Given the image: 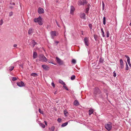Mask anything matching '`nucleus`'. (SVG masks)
I'll use <instances>...</instances> for the list:
<instances>
[{"instance_id": "obj_9", "label": "nucleus", "mask_w": 131, "mask_h": 131, "mask_svg": "<svg viewBox=\"0 0 131 131\" xmlns=\"http://www.w3.org/2000/svg\"><path fill=\"white\" fill-rule=\"evenodd\" d=\"M85 14L84 13H81L80 14V17L83 19H85L86 18L85 17Z\"/></svg>"}, {"instance_id": "obj_23", "label": "nucleus", "mask_w": 131, "mask_h": 131, "mask_svg": "<svg viewBox=\"0 0 131 131\" xmlns=\"http://www.w3.org/2000/svg\"><path fill=\"white\" fill-rule=\"evenodd\" d=\"M106 24V18L104 17L103 18V24L104 25H105Z\"/></svg>"}, {"instance_id": "obj_35", "label": "nucleus", "mask_w": 131, "mask_h": 131, "mask_svg": "<svg viewBox=\"0 0 131 131\" xmlns=\"http://www.w3.org/2000/svg\"><path fill=\"white\" fill-rule=\"evenodd\" d=\"M125 69L126 70H128L129 69V68L128 67V65L127 63H126V67Z\"/></svg>"}, {"instance_id": "obj_18", "label": "nucleus", "mask_w": 131, "mask_h": 131, "mask_svg": "<svg viewBox=\"0 0 131 131\" xmlns=\"http://www.w3.org/2000/svg\"><path fill=\"white\" fill-rule=\"evenodd\" d=\"M90 4H89L88 5L86 9V10H85V13H87L88 12V11L89 10V6H90Z\"/></svg>"}, {"instance_id": "obj_37", "label": "nucleus", "mask_w": 131, "mask_h": 131, "mask_svg": "<svg viewBox=\"0 0 131 131\" xmlns=\"http://www.w3.org/2000/svg\"><path fill=\"white\" fill-rule=\"evenodd\" d=\"M127 62H128V63L129 66L130 67H131V64H130V60H128H128H127Z\"/></svg>"}, {"instance_id": "obj_45", "label": "nucleus", "mask_w": 131, "mask_h": 131, "mask_svg": "<svg viewBox=\"0 0 131 131\" xmlns=\"http://www.w3.org/2000/svg\"><path fill=\"white\" fill-rule=\"evenodd\" d=\"M94 37L95 40H96V39L97 38V36L94 35Z\"/></svg>"}, {"instance_id": "obj_27", "label": "nucleus", "mask_w": 131, "mask_h": 131, "mask_svg": "<svg viewBox=\"0 0 131 131\" xmlns=\"http://www.w3.org/2000/svg\"><path fill=\"white\" fill-rule=\"evenodd\" d=\"M66 84L65 83L63 84V87L65 88V89H66V90L68 91V89L67 88L66 86Z\"/></svg>"}, {"instance_id": "obj_22", "label": "nucleus", "mask_w": 131, "mask_h": 131, "mask_svg": "<svg viewBox=\"0 0 131 131\" xmlns=\"http://www.w3.org/2000/svg\"><path fill=\"white\" fill-rule=\"evenodd\" d=\"M68 124V122H67L65 123H63L61 125L62 127H64L66 126Z\"/></svg>"}, {"instance_id": "obj_21", "label": "nucleus", "mask_w": 131, "mask_h": 131, "mask_svg": "<svg viewBox=\"0 0 131 131\" xmlns=\"http://www.w3.org/2000/svg\"><path fill=\"white\" fill-rule=\"evenodd\" d=\"M93 110H92L90 109L89 110V115H91V114L93 113Z\"/></svg>"}, {"instance_id": "obj_48", "label": "nucleus", "mask_w": 131, "mask_h": 131, "mask_svg": "<svg viewBox=\"0 0 131 131\" xmlns=\"http://www.w3.org/2000/svg\"><path fill=\"white\" fill-rule=\"evenodd\" d=\"M10 4H12L13 5H15V3L14 2H12H12H10Z\"/></svg>"}, {"instance_id": "obj_59", "label": "nucleus", "mask_w": 131, "mask_h": 131, "mask_svg": "<svg viewBox=\"0 0 131 131\" xmlns=\"http://www.w3.org/2000/svg\"><path fill=\"white\" fill-rule=\"evenodd\" d=\"M64 28H65V26H64Z\"/></svg>"}, {"instance_id": "obj_36", "label": "nucleus", "mask_w": 131, "mask_h": 131, "mask_svg": "<svg viewBox=\"0 0 131 131\" xmlns=\"http://www.w3.org/2000/svg\"><path fill=\"white\" fill-rule=\"evenodd\" d=\"M54 126H52L50 130V131H54Z\"/></svg>"}, {"instance_id": "obj_24", "label": "nucleus", "mask_w": 131, "mask_h": 131, "mask_svg": "<svg viewBox=\"0 0 131 131\" xmlns=\"http://www.w3.org/2000/svg\"><path fill=\"white\" fill-rule=\"evenodd\" d=\"M75 75H72L71 77V79L72 80H73L75 79Z\"/></svg>"}, {"instance_id": "obj_54", "label": "nucleus", "mask_w": 131, "mask_h": 131, "mask_svg": "<svg viewBox=\"0 0 131 131\" xmlns=\"http://www.w3.org/2000/svg\"><path fill=\"white\" fill-rule=\"evenodd\" d=\"M58 0H57L56 1V3H58Z\"/></svg>"}, {"instance_id": "obj_49", "label": "nucleus", "mask_w": 131, "mask_h": 131, "mask_svg": "<svg viewBox=\"0 0 131 131\" xmlns=\"http://www.w3.org/2000/svg\"><path fill=\"white\" fill-rule=\"evenodd\" d=\"M17 45L16 44H14V47H17Z\"/></svg>"}, {"instance_id": "obj_50", "label": "nucleus", "mask_w": 131, "mask_h": 131, "mask_svg": "<svg viewBox=\"0 0 131 131\" xmlns=\"http://www.w3.org/2000/svg\"><path fill=\"white\" fill-rule=\"evenodd\" d=\"M59 42V41H55V43H57V45Z\"/></svg>"}, {"instance_id": "obj_55", "label": "nucleus", "mask_w": 131, "mask_h": 131, "mask_svg": "<svg viewBox=\"0 0 131 131\" xmlns=\"http://www.w3.org/2000/svg\"><path fill=\"white\" fill-rule=\"evenodd\" d=\"M57 94V93H56V92H55V93H54V94Z\"/></svg>"}, {"instance_id": "obj_29", "label": "nucleus", "mask_w": 131, "mask_h": 131, "mask_svg": "<svg viewBox=\"0 0 131 131\" xmlns=\"http://www.w3.org/2000/svg\"><path fill=\"white\" fill-rule=\"evenodd\" d=\"M104 59L101 58L99 60V62L101 63H103V62Z\"/></svg>"}, {"instance_id": "obj_6", "label": "nucleus", "mask_w": 131, "mask_h": 131, "mask_svg": "<svg viewBox=\"0 0 131 131\" xmlns=\"http://www.w3.org/2000/svg\"><path fill=\"white\" fill-rule=\"evenodd\" d=\"M80 5H84L87 3L86 0H80L79 2Z\"/></svg>"}, {"instance_id": "obj_8", "label": "nucleus", "mask_w": 131, "mask_h": 131, "mask_svg": "<svg viewBox=\"0 0 131 131\" xmlns=\"http://www.w3.org/2000/svg\"><path fill=\"white\" fill-rule=\"evenodd\" d=\"M84 41L85 45L87 46L89 45V42L88 38L87 37H85L84 38Z\"/></svg>"}, {"instance_id": "obj_46", "label": "nucleus", "mask_w": 131, "mask_h": 131, "mask_svg": "<svg viewBox=\"0 0 131 131\" xmlns=\"http://www.w3.org/2000/svg\"><path fill=\"white\" fill-rule=\"evenodd\" d=\"M52 85L53 86V87L54 88L55 87V84L53 82H52L51 83Z\"/></svg>"}, {"instance_id": "obj_33", "label": "nucleus", "mask_w": 131, "mask_h": 131, "mask_svg": "<svg viewBox=\"0 0 131 131\" xmlns=\"http://www.w3.org/2000/svg\"><path fill=\"white\" fill-rule=\"evenodd\" d=\"M14 68V67L11 66L9 68V70L11 71H12L13 70Z\"/></svg>"}, {"instance_id": "obj_47", "label": "nucleus", "mask_w": 131, "mask_h": 131, "mask_svg": "<svg viewBox=\"0 0 131 131\" xmlns=\"http://www.w3.org/2000/svg\"><path fill=\"white\" fill-rule=\"evenodd\" d=\"M56 23H57V25H58V26L59 27H60V25L58 24V22H57V21L56 20Z\"/></svg>"}, {"instance_id": "obj_7", "label": "nucleus", "mask_w": 131, "mask_h": 131, "mask_svg": "<svg viewBox=\"0 0 131 131\" xmlns=\"http://www.w3.org/2000/svg\"><path fill=\"white\" fill-rule=\"evenodd\" d=\"M17 85L20 87H22L25 86L24 83L22 81H21L20 82H19L17 83Z\"/></svg>"}, {"instance_id": "obj_56", "label": "nucleus", "mask_w": 131, "mask_h": 131, "mask_svg": "<svg viewBox=\"0 0 131 131\" xmlns=\"http://www.w3.org/2000/svg\"><path fill=\"white\" fill-rule=\"evenodd\" d=\"M13 7H12V6H11V7H10V8H11V9H12V8H13Z\"/></svg>"}, {"instance_id": "obj_12", "label": "nucleus", "mask_w": 131, "mask_h": 131, "mask_svg": "<svg viewBox=\"0 0 131 131\" xmlns=\"http://www.w3.org/2000/svg\"><path fill=\"white\" fill-rule=\"evenodd\" d=\"M75 10V8L73 6H71L70 13L71 14H72L73 13Z\"/></svg>"}, {"instance_id": "obj_39", "label": "nucleus", "mask_w": 131, "mask_h": 131, "mask_svg": "<svg viewBox=\"0 0 131 131\" xmlns=\"http://www.w3.org/2000/svg\"><path fill=\"white\" fill-rule=\"evenodd\" d=\"M113 76L114 77H115L116 76V74L115 72V71H114V72H113Z\"/></svg>"}, {"instance_id": "obj_4", "label": "nucleus", "mask_w": 131, "mask_h": 131, "mask_svg": "<svg viewBox=\"0 0 131 131\" xmlns=\"http://www.w3.org/2000/svg\"><path fill=\"white\" fill-rule=\"evenodd\" d=\"M56 59L57 60V62L58 63L59 65H61L63 64V62L58 57L56 58Z\"/></svg>"}, {"instance_id": "obj_3", "label": "nucleus", "mask_w": 131, "mask_h": 131, "mask_svg": "<svg viewBox=\"0 0 131 131\" xmlns=\"http://www.w3.org/2000/svg\"><path fill=\"white\" fill-rule=\"evenodd\" d=\"M112 124L110 122H109L105 126V128L108 130H109L112 128Z\"/></svg>"}, {"instance_id": "obj_57", "label": "nucleus", "mask_w": 131, "mask_h": 131, "mask_svg": "<svg viewBox=\"0 0 131 131\" xmlns=\"http://www.w3.org/2000/svg\"><path fill=\"white\" fill-rule=\"evenodd\" d=\"M129 25L130 26H131V22L130 23V24H129Z\"/></svg>"}, {"instance_id": "obj_19", "label": "nucleus", "mask_w": 131, "mask_h": 131, "mask_svg": "<svg viewBox=\"0 0 131 131\" xmlns=\"http://www.w3.org/2000/svg\"><path fill=\"white\" fill-rule=\"evenodd\" d=\"M39 124L43 128H45V125L42 123H40Z\"/></svg>"}, {"instance_id": "obj_32", "label": "nucleus", "mask_w": 131, "mask_h": 131, "mask_svg": "<svg viewBox=\"0 0 131 131\" xmlns=\"http://www.w3.org/2000/svg\"><path fill=\"white\" fill-rule=\"evenodd\" d=\"M17 80V78L15 77H13L12 78V80L13 81H15Z\"/></svg>"}, {"instance_id": "obj_25", "label": "nucleus", "mask_w": 131, "mask_h": 131, "mask_svg": "<svg viewBox=\"0 0 131 131\" xmlns=\"http://www.w3.org/2000/svg\"><path fill=\"white\" fill-rule=\"evenodd\" d=\"M59 82L61 84L63 85L64 84H65V83L62 81L60 79L59 80Z\"/></svg>"}, {"instance_id": "obj_14", "label": "nucleus", "mask_w": 131, "mask_h": 131, "mask_svg": "<svg viewBox=\"0 0 131 131\" xmlns=\"http://www.w3.org/2000/svg\"><path fill=\"white\" fill-rule=\"evenodd\" d=\"M73 104L74 105L78 106L79 105V103L77 100H75Z\"/></svg>"}, {"instance_id": "obj_26", "label": "nucleus", "mask_w": 131, "mask_h": 131, "mask_svg": "<svg viewBox=\"0 0 131 131\" xmlns=\"http://www.w3.org/2000/svg\"><path fill=\"white\" fill-rule=\"evenodd\" d=\"M32 44L33 47H34L35 45L36 44V43L35 41L34 40H32Z\"/></svg>"}, {"instance_id": "obj_38", "label": "nucleus", "mask_w": 131, "mask_h": 131, "mask_svg": "<svg viewBox=\"0 0 131 131\" xmlns=\"http://www.w3.org/2000/svg\"><path fill=\"white\" fill-rule=\"evenodd\" d=\"M13 13L12 12H10L9 13V16H11L12 15H13Z\"/></svg>"}, {"instance_id": "obj_58", "label": "nucleus", "mask_w": 131, "mask_h": 131, "mask_svg": "<svg viewBox=\"0 0 131 131\" xmlns=\"http://www.w3.org/2000/svg\"><path fill=\"white\" fill-rule=\"evenodd\" d=\"M49 62V63H52L51 62Z\"/></svg>"}, {"instance_id": "obj_43", "label": "nucleus", "mask_w": 131, "mask_h": 131, "mask_svg": "<svg viewBox=\"0 0 131 131\" xmlns=\"http://www.w3.org/2000/svg\"><path fill=\"white\" fill-rule=\"evenodd\" d=\"M89 27L91 29L92 28V25L91 24H89Z\"/></svg>"}, {"instance_id": "obj_2", "label": "nucleus", "mask_w": 131, "mask_h": 131, "mask_svg": "<svg viewBox=\"0 0 131 131\" xmlns=\"http://www.w3.org/2000/svg\"><path fill=\"white\" fill-rule=\"evenodd\" d=\"M39 60L42 62H46L47 59L42 54H40L39 56Z\"/></svg>"}, {"instance_id": "obj_44", "label": "nucleus", "mask_w": 131, "mask_h": 131, "mask_svg": "<svg viewBox=\"0 0 131 131\" xmlns=\"http://www.w3.org/2000/svg\"><path fill=\"white\" fill-rule=\"evenodd\" d=\"M3 24V21L2 19H1L0 21V25H2Z\"/></svg>"}, {"instance_id": "obj_41", "label": "nucleus", "mask_w": 131, "mask_h": 131, "mask_svg": "<svg viewBox=\"0 0 131 131\" xmlns=\"http://www.w3.org/2000/svg\"><path fill=\"white\" fill-rule=\"evenodd\" d=\"M39 112L41 114H42L43 113V111H42L40 109H39Z\"/></svg>"}, {"instance_id": "obj_34", "label": "nucleus", "mask_w": 131, "mask_h": 131, "mask_svg": "<svg viewBox=\"0 0 131 131\" xmlns=\"http://www.w3.org/2000/svg\"><path fill=\"white\" fill-rule=\"evenodd\" d=\"M72 62L73 64H75L76 62V61L75 59H73L72 60Z\"/></svg>"}, {"instance_id": "obj_20", "label": "nucleus", "mask_w": 131, "mask_h": 131, "mask_svg": "<svg viewBox=\"0 0 131 131\" xmlns=\"http://www.w3.org/2000/svg\"><path fill=\"white\" fill-rule=\"evenodd\" d=\"M31 75L34 77H36L38 76L37 74L35 73H32L31 74Z\"/></svg>"}, {"instance_id": "obj_30", "label": "nucleus", "mask_w": 131, "mask_h": 131, "mask_svg": "<svg viewBox=\"0 0 131 131\" xmlns=\"http://www.w3.org/2000/svg\"><path fill=\"white\" fill-rule=\"evenodd\" d=\"M64 115L66 116H67V114H68V112H67V111L66 110H64Z\"/></svg>"}, {"instance_id": "obj_11", "label": "nucleus", "mask_w": 131, "mask_h": 131, "mask_svg": "<svg viewBox=\"0 0 131 131\" xmlns=\"http://www.w3.org/2000/svg\"><path fill=\"white\" fill-rule=\"evenodd\" d=\"M44 10L42 8L39 7L38 9V12L39 14H42L43 13Z\"/></svg>"}, {"instance_id": "obj_17", "label": "nucleus", "mask_w": 131, "mask_h": 131, "mask_svg": "<svg viewBox=\"0 0 131 131\" xmlns=\"http://www.w3.org/2000/svg\"><path fill=\"white\" fill-rule=\"evenodd\" d=\"M37 55V52H34L33 53V57L34 59L36 58Z\"/></svg>"}, {"instance_id": "obj_16", "label": "nucleus", "mask_w": 131, "mask_h": 131, "mask_svg": "<svg viewBox=\"0 0 131 131\" xmlns=\"http://www.w3.org/2000/svg\"><path fill=\"white\" fill-rule=\"evenodd\" d=\"M51 34L52 36V37L53 38V36H56V32L55 31H52L51 32Z\"/></svg>"}, {"instance_id": "obj_52", "label": "nucleus", "mask_w": 131, "mask_h": 131, "mask_svg": "<svg viewBox=\"0 0 131 131\" xmlns=\"http://www.w3.org/2000/svg\"><path fill=\"white\" fill-rule=\"evenodd\" d=\"M19 66H20L22 68H23V66L22 65H19Z\"/></svg>"}, {"instance_id": "obj_13", "label": "nucleus", "mask_w": 131, "mask_h": 131, "mask_svg": "<svg viewBox=\"0 0 131 131\" xmlns=\"http://www.w3.org/2000/svg\"><path fill=\"white\" fill-rule=\"evenodd\" d=\"M120 63L121 68V69L123 68V61L122 59H121L120 60Z\"/></svg>"}, {"instance_id": "obj_31", "label": "nucleus", "mask_w": 131, "mask_h": 131, "mask_svg": "<svg viewBox=\"0 0 131 131\" xmlns=\"http://www.w3.org/2000/svg\"><path fill=\"white\" fill-rule=\"evenodd\" d=\"M101 31H102V35L103 37H105V35H104V32L103 30V28L101 29Z\"/></svg>"}, {"instance_id": "obj_53", "label": "nucleus", "mask_w": 131, "mask_h": 131, "mask_svg": "<svg viewBox=\"0 0 131 131\" xmlns=\"http://www.w3.org/2000/svg\"><path fill=\"white\" fill-rule=\"evenodd\" d=\"M104 4L103 2V8H104Z\"/></svg>"}, {"instance_id": "obj_51", "label": "nucleus", "mask_w": 131, "mask_h": 131, "mask_svg": "<svg viewBox=\"0 0 131 131\" xmlns=\"http://www.w3.org/2000/svg\"><path fill=\"white\" fill-rule=\"evenodd\" d=\"M44 122H45V124L46 125H47V122L46 121H44Z\"/></svg>"}, {"instance_id": "obj_1", "label": "nucleus", "mask_w": 131, "mask_h": 131, "mask_svg": "<svg viewBox=\"0 0 131 131\" xmlns=\"http://www.w3.org/2000/svg\"><path fill=\"white\" fill-rule=\"evenodd\" d=\"M35 22L38 23L40 25H42L43 24V22L41 17L39 16L38 18H35L34 19Z\"/></svg>"}, {"instance_id": "obj_10", "label": "nucleus", "mask_w": 131, "mask_h": 131, "mask_svg": "<svg viewBox=\"0 0 131 131\" xmlns=\"http://www.w3.org/2000/svg\"><path fill=\"white\" fill-rule=\"evenodd\" d=\"M42 67L45 70H49V68L46 65H42Z\"/></svg>"}, {"instance_id": "obj_5", "label": "nucleus", "mask_w": 131, "mask_h": 131, "mask_svg": "<svg viewBox=\"0 0 131 131\" xmlns=\"http://www.w3.org/2000/svg\"><path fill=\"white\" fill-rule=\"evenodd\" d=\"M94 93L96 94H99L101 93V91L98 88H95L94 89Z\"/></svg>"}, {"instance_id": "obj_40", "label": "nucleus", "mask_w": 131, "mask_h": 131, "mask_svg": "<svg viewBox=\"0 0 131 131\" xmlns=\"http://www.w3.org/2000/svg\"><path fill=\"white\" fill-rule=\"evenodd\" d=\"M125 57L127 58V60H128H128H130L128 56L125 55Z\"/></svg>"}, {"instance_id": "obj_15", "label": "nucleus", "mask_w": 131, "mask_h": 131, "mask_svg": "<svg viewBox=\"0 0 131 131\" xmlns=\"http://www.w3.org/2000/svg\"><path fill=\"white\" fill-rule=\"evenodd\" d=\"M33 29L31 28H30L28 31V34L29 35H31L33 32Z\"/></svg>"}, {"instance_id": "obj_42", "label": "nucleus", "mask_w": 131, "mask_h": 131, "mask_svg": "<svg viewBox=\"0 0 131 131\" xmlns=\"http://www.w3.org/2000/svg\"><path fill=\"white\" fill-rule=\"evenodd\" d=\"M57 121L59 123H60L61 121V119L60 118H58L57 119Z\"/></svg>"}, {"instance_id": "obj_28", "label": "nucleus", "mask_w": 131, "mask_h": 131, "mask_svg": "<svg viewBox=\"0 0 131 131\" xmlns=\"http://www.w3.org/2000/svg\"><path fill=\"white\" fill-rule=\"evenodd\" d=\"M106 37H109L110 34L109 33V32L108 31H107L106 32Z\"/></svg>"}]
</instances>
